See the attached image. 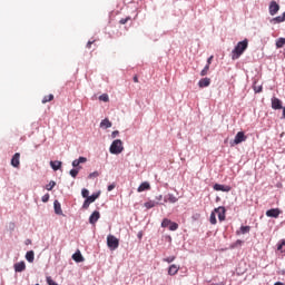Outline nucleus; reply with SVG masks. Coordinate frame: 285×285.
I'll list each match as a JSON object with an SVG mask.
<instances>
[{
	"label": "nucleus",
	"mask_w": 285,
	"mask_h": 285,
	"mask_svg": "<svg viewBox=\"0 0 285 285\" xmlns=\"http://www.w3.org/2000/svg\"><path fill=\"white\" fill-rule=\"evenodd\" d=\"M248 48V40L245 39L236 45L234 50L232 51V59L235 61L236 59H239L243 55L244 51Z\"/></svg>",
	"instance_id": "nucleus-1"
},
{
	"label": "nucleus",
	"mask_w": 285,
	"mask_h": 285,
	"mask_svg": "<svg viewBox=\"0 0 285 285\" xmlns=\"http://www.w3.org/2000/svg\"><path fill=\"white\" fill-rule=\"evenodd\" d=\"M109 153H111V155H121V153H124V142L121 139H116L112 141Z\"/></svg>",
	"instance_id": "nucleus-2"
},
{
	"label": "nucleus",
	"mask_w": 285,
	"mask_h": 285,
	"mask_svg": "<svg viewBox=\"0 0 285 285\" xmlns=\"http://www.w3.org/2000/svg\"><path fill=\"white\" fill-rule=\"evenodd\" d=\"M107 246L110 250H117L119 248V238L115 237V235H108Z\"/></svg>",
	"instance_id": "nucleus-3"
},
{
	"label": "nucleus",
	"mask_w": 285,
	"mask_h": 285,
	"mask_svg": "<svg viewBox=\"0 0 285 285\" xmlns=\"http://www.w3.org/2000/svg\"><path fill=\"white\" fill-rule=\"evenodd\" d=\"M248 137L244 131H238L234 138V140L230 141V146H239V144H243V141H246Z\"/></svg>",
	"instance_id": "nucleus-4"
},
{
	"label": "nucleus",
	"mask_w": 285,
	"mask_h": 285,
	"mask_svg": "<svg viewBox=\"0 0 285 285\" xmlns=\"http://www.w3.org/2000/svg\"><path fill=\"white\" fill-rule=\"evenodd\" d=\"M214 213L218 215L219 222H224L226 219V208L220 206L214 209Z\"/></svg>",
	"instance_id": "nucleus-5"
},
{
	"label": "nucleus",
	"mask_w": 285,
	"mask_h": 285,
	"mask_svg": "<svg viewBox=\"0 0 285 285\" xmlns=\"http://www.w3.org/2000/svg\"><path fill=\"white\" fill-rule=\"evenodd\" d=\"M272 108L273 110H284V107H282V100L277 97L272 98Z\"/></svg>",
	"instance_id": "nucleus-6"
},
{
	"label": "nucleus",
	"mask_w": 285,
	"mask_h": 285,
	"mask_svg": "<svg viewBox=\"0 0 285 285\" xmlns=\"http://www.w3.org/2000/svg\"><path fill=\"white\" fill-rule=\"evenodd\" d=\"M20 159H21V154L16 153L11 158V166H13V168H19V166H21Z\"/></svg>",
	"instance_id": "nucleus-7"
},
{
	"label": "nucleus",
	"mask_w": 285,
	"mask_h": 285,
	"mask_svg": "<svg viewBox=\"0 0 285 285\" xmlns=\"http://www.w3.org/2000/svg\"><path fill=\"white\" fill-rule=\"evenodd\" d=\"M279 215H282V210H279V208H272L266 212L267 217H274L275 219H277Z\"/></svg>",
	"instance_id": "nucleus-8"
},
{
	"label": "nucleus",
	"mask_w": 285,
	"mask_h": 285,
	"mask_svg": "<svg viewBox=\"0 0 285 285\" xmlns=\"http://www.w3.org/2000/svg\"><path fill=\"white\" fill-rule=\"evenodd\" d=\"M277 12H279V4H277L275 1H272L269 4V14L275 17Z\"/></svg>",
	"instance_id": "nucleus-9"
},
{
	"label": "nucleus",
	"mask_w": 285,
	"mask_h": 285,
	"mask_svg": "<svg viewBox=\"0 0 285 285\" xmlns=\"http://www.w3.org/2000/svg\"><path fill=\"white\" fill-rule=\"evenodd\" d=\"M214 190H220L222 193H230V186H228V185L215 184V185H214Z\"/></svg>",
	"instance_id": "nucleus-10"
},
{
	"label": "nucleus",
	"mask_w": 285,
	"mask_h": 285,
	"mask_svg": "<svg viewBox=\"0 0 285 285\" xmlns=\"http://www.w3.org/2000/svg\"><path fill=\"white\" fill-rule=\"evenodd\" d=\"M167 202H169V204H177V202H179V199L177 198V196H175L173 194H168L164 198V203L167 204Z\"/></svg>",
	"instance_id": "nucleus-11"
},
{
	"label": "nucleus",
	"mask_w": 285,
	"mask_h": 285,
	"mask_svg": "<svg viewBox=\"0 0 285 285\" xmlns=\"http://www.w3.org/2000/svg\"><path fill=\"white\" fill-rule=\"evenodd\" d=\"M16 273H23L26 271V262H19L13 265Z\"/></svg>",
	"instance_id": "nucleus-12"
},
{
	"label": "nucleus",
	"mask_w": 285,
	"mask_h": 285,
	"mask_svg": "<svg viewBox=\"0 0 285 285\" xmlns=\"http://www.w3.org/2000/svg\"><path fill=\"white\" fill-rule=\"evenodd\" d=\"M86 161H88V158L80 156L78 159H75L72 161V167L73 168H79V164H86Z\"/></svg>",
	"instance_id": "nucleus-13"
},
{
	"label": "nucleus",
	"mask_w": 285,
	"mask_h": 285,
	"mask_svg": "<svg viewBox=\"0 0 285 285\" xmlns=\"http://www.w3.org/2000/svg\"><path fill=\"white\" fill-rule=\"evenodd\" d=\"M99 217H101V214H99V212H94L90 217H89V223L90 224H97V222H99Z\"/></svg>",
	"instance_id": "nucleus-14"
},
{
	"label": "nucleus",
	"mask_w": 285,
	"mask_h": 285,
	"mask_svg": "<svg viewBox=\"0 0 285 285\" xmlns=\"http://www.w3.org/2000/svg\"><path fill=\"white\" fill-rule=\"evenodd\" d=\"M72 259L73 262H77V264H80L85 261L83 255H81V252L79 249L72 255Z\"/></svg>",
	"instance_id": "nucleus-15"
},
{
	"label": "nucleus",
	"mask_w": 285,
	"mask_h": 285,
	"mask_svg": "<svg viewBox=\"0 0 285 285\" xmlns=\"http://www.w3.org/2000/svg\"><path fill=\"white\" fill-rule=\"evenodd\" d=\"M199 88H208L210 86V78H203L198 81Z\"/></svg>",
	"instance_id": "nucleus-16"
},
{
	"label": "nucleus",
	"mask_w": 285,
	"mask_h": 285,
	"mask_svg": "<svg viewBox=\"0 0 285 285\" xmlns=\"http://www.w3.org/2000/svg\"><path fill=\"white\" fill-rule=\"evenodd\" d=\"M53 208L56 215H63V210H61V203H59V200H55Z\"/></svg>",
	"instance_id": "nucleus-17"
},
{
	"label": "nucleus",
	"mask_w": 285,
	"mask_h": 285,
	"mask_svg": "<svg viewBox=\"0 0 285 285\" xmlns=\"http://www.w3.org/2000/svg\"><path fill=\"white\" fill-rule=\"evenodd\" d=\"M177 273H179V266H177L176 264L170 265L168 268V275L173 276L177 275Z\"/></svg>",
	"instance_id": "nucleus-18"
},
{
	"label": "nucleus",
	"mask_w": 285,
	"mask_h": 285,
	"mask_svg": "<svg viewBox=\"0 0 285 285\" xmlns=\"http://www.w3.org/2000/svg\"><path fill=\"white\" fill-rule=\"evenodd\" d=\"M144 190H150V184L148 181L142 183L137 189L138 193H144Z\"/></svg>",
	"instance_id": "nucleus-19"
},
{
	"label": "nucleus",
	"mask_w": 285,
	"mask_h": 285,
	"mask_svg": "<svg viewBox=\"0 0 285 285\" xmlns=\"http://www.w3.org/2000/svg\"><path fill=\"white\" fill-rule=\"evenodd\" d=\"M250 233V226H242L239 230L236 232V235H246Z\"/></svg>",
	"instance_id": "nucleus-20"
},
{
	"label": "nucleus",
	"mask_w": 285,
	"mask_h": 285,
	"mask_svg": "<svg viewBox=\"0 0 285 285\" xmlns=\"http://www.w3.org/2000/svg\"><path fill=\"white\" fill-rule=\"evenodd\" d=\"M26 259L27 262H29V264H32V262H35V252L33 250L27 252Z\"/></svg>",
	"instance_id": "nucleus-21"
},
{
	"label": "nucleus",
	"mask_w": 285,
	"mask_h": 285,
	"mask_svg": "<svg viewBox=\"0 0 285 285\" xmlns=\"http://www.w3.org/2000/svg\"><path fill=\"white\" fill-rule=\"evenodd\" d=\"M100 128H112V122H110V120L106 118L100 122Z\"/></svg>",
	"instance_id": "nucleus-22"
},
{
	"label": "nucleus",
	"mask_w": 285,
	"mask_h": 285,
	"mask_svg": "<svg viewBox=\"0 0 285 285\" xmlns=\"http://www.w3.org/2000/svg\"><path fill=\"white\" fill-rule=\"evenodd\" d=\"M50 166L52 168V170H59L61 168V161L59 160H55V161H50Z\"/></svg>",
	"instance_id": "nucleus-23"
},
{
	"label": "nucleus",
	"mask_w": 285,
	"mask_h": 285,
	"mask_svg": "<svg viewBox=\"0 0 285 285\" xmlns=\"http://www.w3.org/2000/svg\"><path fill=\"white\" fill-rule=\"evenodd\" d=\"M272 21H274V23H283V21H285V12L282 16L274 18Z\"/></svg>",
	"instance_id": "nucleus-24"
},
{
	"label": "nucleus",
	"mask_w": 285,
	"mask_h": 285,
	"mask_svg": "<svg viewBox=\"0 0 285 285\" xmlns=\"http://www.w3.org/2000/svg\"><path fill=\"white\" fill-rule=\"evenodd\" d=\"M157 204L158 203L155 200H149V202L145 203V208H147V209L155 208V206H157Z\"/></svg>",
	"instance_id": "nucleus-25"
},
{
	"label": "nucleus",
	"mask_w": 285,
	"mask_h": 285,
	"mask_svg": "<svg viewBox=\"0 0 285 285\" xmlns=\"http://www.w3.org/2000/svg\"><path fill=\"white\" fill-rule=\"evenodd\" d=\"M87 199L90 204L95 203L96 199H99V193L87 196Z\"/></svg>",
	"instance_id": "nucleus-26"
},
{
	"label": "nucleus",
	"mask_w": 285,
	"mask_h": 285,
	"mask_svg": "<svg viewBox=\"0 0 285 285\" xmlns=\"http://www.w3.org/2000/svg\"><path fill=\"white\" fill-rule=\"evenodd\" d=\"M53 99H55V95L50 94V95L43 97L42 104H48L49 101H52Z\"/></svg>",
	"instance_id": "nucleus-27"
},
{
	"label": "nucleus",
	"mask_w": 285,
	"mask_h": 285,
	"mask_svg": "<svg viewBox=\"0 0 285 285\" xmlns=\"http://www.w3.org/2000/svg\"><path fill=\"white\" fill-rule=\"evenodd\" d=\"M209 222L213 225L217 224V214H215V212H212V214L209 216Z\"/></svg>",
	"instance_id": "nucleus-28"
},
{
	"label": "nucleus",
	"mask_w": 285,
	"mask_h": 285,
	"mask_svg": "<svg viewBox=\"0 0 285 285\" xmlns=\"http://www.w3.org/2000/svg\"><path fill=\"white\" fill-rule=\"evenodd\" d=\"M173 220L168 219V218H165L163 222H161V228H168L170 226Z\"/></svg>",
	"instance_id": "nucleus-29"
},
{
	"label": "nucleus",
	"mask_w": 285,
	"mask_h": 285,
	"mask_svg": "<svg viewBox=\"0 0 285 285\" xmlns=\"http://www.w3.org/2000/svg\"><path fill=\"white\" fill-rule=\"evenodd\" d=\"M284 46H285V38H279L276 41V48H284Z\"/></svg>",
	"instance_id": "nucleus-30"
},
{
	"label": "nucleus",
	"mask_w": 285,
	"mask_h": 285,
	"mask_svg": "<svg viewBox=\"0 0 285 285\" xmlns=\"http://www.w3.org/2000/svg\"><path fill=\"white\" fill-rule=\"evenodd\" d=\"M210 70V67L206 65L204 69L200 71V77H206L208 75V71Z\"/></svg>",
	"instance_id": "nucleus-31"
},
{
	"label": "nucleus",
	"mask_w": 285,
	"mask_h": 285,
	"mask_svg": "<svg viewBox=\"0 0 285 285\" xmlns=\"http://www.w3.org/2000/svg\"><path fill=\"white\" fill-rule=\"evenodd\" d=\"M253 88H254L255 92H262V90H263L262 85H257V81L254 82Z\"/></svg>",
	"instance_id": "nucleus-32"
},
{
	"label": "nucleus",
	"mask_w": 285,
	"mask_h": 285,
	"mask_svg": "<svg viewBox=\"0 0 285 285\" xmlns=\"http://www.w3.org/2000/svg\"><path fill=\"white\" fill-rule=\"evenodd\" d=\"M99 100L105 101V104H107V101H110V98L107 94H102L101 96H99Z\"/></svg>",
	"instance_id": "nucleus-33"
},
{
	"label": "nucleus",
	"mask_w": 285,
	"mask_h": 285,
	"mask_svg": "<svg viewBox=\"0 0 285 285\" xmlns=\"http://www.w3.org/2000/svg\"><path fill=\"white\" fill-rule=\"evenodd\" d=\"M55 186H57V183L55 180H51L47 186H46V190H52V188H55Z\"/></svg>",
	"instance_id": "nucleus-34"
},
{
	"label": "nucleus",
	"mask_w": 285,
	"mask_h": 285,
	"mask_svg": "<svg viewBox=\"0 0 285 285\" xmlns=\"http://www.w3.org/2000/svg\"><path fill=\"white\" fill-rule=\"evenodd\" d=\"M177 228H179V225L177 223H170L169 224V230H177Z\"/></svg>",
	"instance_id": "nucleus-35"
},
{
	"label": "nucleus",
	"mask_w": 285,
	"mask_h": 285,
	"mask_svg": "<svg viewBox=\"0 0 285 285\" xmlns=\"http://www.w3.org/2000/svg\"><path fill=\"white\" fill-rule=\"evenodd\" d=\"M69 174L71 175V177H73V179L79 175V169H71L69 171Z\"/></svg>",
	"instance_id": "nucleus-36"
},
{
	"label": "nucleus",
	"mask_w": 285,
	"mask_h": 285,
	"mask_svg": "<svg viewBox=\"0 0 285 285\" xmlns=\"http://www.w3.org/2000/svg\"><path fill=\"white\" fill-rule=\"evenodd\" d=\"M176 259L175 256H169L167 258H164L163 262H167V264H173V262Z\"/></svg>",
	"instance_id": "nucleus-37"
},
{
	"label": "nucleus",
	"mask_w": 285,
	"mask_h": 285,
	"mask_svg": "<svg viewBox=\"0 0 285 285\" xmlns=\"http://www.w3.org/2000/svg\"><path fill=\"white\" fill-rule=\"evenodd\" d=\"M41 200L43 202V204H47V202H50V194H45Z\"/></svg>",
	"instance_id": "nucleus-38"
},
{
	"label": "nucleus",
	"mask_w": 285,
	"mask_h": 285,
	"mask_svg": "<svg viewBox=\"0 0 285 285\" xmlns=\"http://www.w3.org/2000/svg\"><path fill=\"white\" fill-rule=\"evenodd\" d=\"M128 21H130V17L120 19L119 23H120L121 26H126V23H128Z\"/></svg>",
	"instance_id": "nucleus-39"
},
{
	"label": "nucleus",
	"mask_w": 285,
	"mask_h": 285,
	"mask_svg": "<svg viewBox=\"0 0 285 285\" xmlns=\"http://www.w3.org/2000/svg\"><path fill=\"white\" fill-rule=\"evenodd\" d=\"M90 202L86 198V200L83 202L82 208H85V210H88V208H90Z\"/></svg>",
	"instance_id": "nucleus-40"
},
{
	"label": "nucleus",
	"mask_w": 285,
	"mask_h": 285,
	"mask_svg": "<svg viewBox=\"0 0 285 285\" xmlns=\"http://www.w3.org/2000/svg\"><path fill=\"white\" fill-rule=\"evenodd\" d=\"M88 177H89V179H95V178L99 177V171H94V173L89 174Z\"/></svg>",
	"instance_id": "nucleus-41"
},
{
	"label": "nucleus",
	"mask_w": 285,
	"mask_h": 285,
	"mask_svg": "<svg viewBox=\"0 0 285 285\" xmlns=\"http://www.w3.org/2000/svg\"><path fill=\"white\" fill-rule=\"evenodd\" d=\"M81 195L87 199L88 195H90V191L88 189H82Z\"/></svg>",
	"instance_id": "nucleus-42"
},
{
	"label": "nucleus",
	"mask_w": 285,
	"mask_h": 285,
	"mask_svg": "<svg viewBox=\"0 0 285 285\" xmlns=\"http://www.w3.org/2000/svg\"><path fill=\"white\" fill-rule=\"evenodd\" d=\"M107 190L110 193L111 190H115V184H111L107 187Z\"/></svg>",
	"instance_id": "nucleus-43"
},
{
	"label": "nucleus",
	"mask_w": 285,
	"mask_h": 285,
	"mask_svg": "<svg viewBox=\"0 0 285 285\" xmlns=\"http://www.w3.org/2000/svg\"><path fill=\"white\" fill-rule=\"evenodd\" d=\"M213 59H214V57H213V56H210V57L207 59V66H209V67H210V63H213Z\"/></svg>",
	"instance_id": "nucleus-44"
},
{
	"label": "nucleus",
	"mask_w": 285,
	"mask_h": 285,
	"mask_svg": "<svg viewBox=\"0 0 285 285\" xmlns=\"http://www.w3.org/2000/svg\"><path fill=\"white\" fill-rule=\"evenodd\" d=\"M117 135H119V131H118V130L112 131V132H111L112 139H115V137H117Z\"/></svg>",
	"instance_id": "nucleus-45"
},
{
	"label": "nucleus",
	"mask_w": 285,
	"mask_h": 285,
	"mask_svg": "<svg viewBox=\"0 0 285 285\" xmlns=\"http://www.w3.org/2000/svg\"><path fill=\"white\" fill-rule=\"evenodd\" d=\"M92 43H95V40H92V41L89 40V41L87 42V48H92Z\"/></svg>",
	"instance_id": "nucleus-46"
},
{
	"label": "nucleus",
	"mask_w": 285,
	"mask_h": 285,
	"mask_svg": "<svg viewBox=\"0 0 285 285\" xmlns=\"http://www.w3.org/2000/svg\"><path fill=\"white\" fill-rule=\"evenodd\" d=\"M134 82H135V83H139V77L134 76Z\"/></svg>",
	"instance_id": "nucleus-47"
},
{
	"label": "nucleus",
	"mask_w": 285,
	"mask_h": 285,
	"mask_svg": "<svg viewBox=\"0 0 285 285\" xmlns=\"http://www.w3.org/2000/svg\"><path fill=\"white\" fill-rule=\"evenodd\" d=\"M164 196L159 195L156 199H158V202H161Z\"/></svg>",
	"instance_id": "nucleus-48"
},
{
	"label": "nucleus",
	"mask_w": 285,
	"mask_h": 285,
	"mask_svg": "<svg viewBox=\"0 0 285 285\" xmlns=\"http://www.w3.org/2000/svg\"><path fill=\"white\" fill-rule=\"evenodd\" d=\"M242 244H243V242H242V240H239V239H238V240H236V246H237V245H242Z\"/></svg>",
	"instance_id": "nucleus-49"
},
{
	"label": "nucleus",
	"mask_w": 285,
	"mask_h": 285,
	"mask_svg": "<svg viewBox=\"0 0 285 285\" xmlns=\"http://www.w3.org/2000/svg\"><path fill=\"white\" fill-rule=\"evenodd\" d=\"M141 237H144V234L139 233L138 234V239H141Z\"/></svg>",
	"instance_id": "nucleus-50"
},
{
	"label": "nucleus",
	"mask_w": 285,
	"mask_h": 285,
	"mask_svg": "<svg viewBox=\"0 0 285 285\" xmlns=\"http://www.w3.org/2000/svg\"><path fill=\"white\" fill-rule=\"evenodd\" d=\"M274 285H285V284L282 282H276Z\"/></svg>",
	"instance_id": "nucleus-51"
}]
</instances>
